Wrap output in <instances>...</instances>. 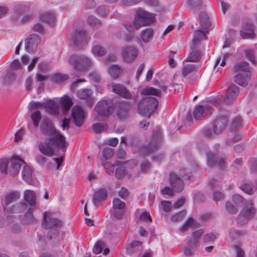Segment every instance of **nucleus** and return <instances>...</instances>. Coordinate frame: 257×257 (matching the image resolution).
Returning a JSON list of instances; mask_svg holds the SVG:
<instances>
[{
    "mask_svg": "<svg viewBox=\"0 0 257 257\" xmlns=\"http://www.w3.org/2000/svg\"><path fill=\"white\" fill-rule=\"evenodd\" d=\"M62 106L63 111L65 113L72 105V100L67 95L64 96L60 100Z\"/></svg>",
    "mask_w": 257,
    "mask_h": 257,
    "instance_id": "41",
    "label": "nucleus"
},
{
    "mask_svg": "<svg viewBox=\"0 0 257 257\" xmlns=\"http://www.w3.org/2000/svg\"><path fill=\"white\" fill-rule=\"evenodd\" d=\"M233 71L234 72L240 71V72L250 74V68L249 67L248 63L245 61L241 62L234 65Z\"/></svg>",
    "mask_w": 257,
    "mask_h": 257,
    "instance_id": "35",
    "label": "nucleus"
},
{
    "mask_svg": "<svg viewBox=\"0 0 257 257\" xmlns=\"http://www.w3.org/2000/svg\"><path fill=\"white\" fill-rule=\"evenodd\" d=\"M194 222V219L192 217H189L188 220L184 223L181 227V231L184 232L188 230V229L192 226Z\"/></svg>",
    "mask_w": 257,
    "mask_h": 257,
    "instance_id": "62",
    "label": "nucleus"
},
{
    "mask_svg": "<svg viewBox=\"0 0 257 257\" xmlns=\"http://www.w3.org/2000/svg\"><path fill=\"white\" fill-rule=\"evenodd\" d=\"M245 231L230 228L229 230V237L231 240H237L240 236L245 234Z\"/></svg>",
    "mask_w": 257,
    "mask_h": 257,
    "instance_id": "40",
    "label": "nucleus"
},
{
    "mask_svg": "<svg viewBox=\"0 0 257 257\" xmlns=\"http://www.w3.org/2000/svg\"><path fill=\"white\" fill-rule=\"evenodd\" d=\"M115 37L118 39H120L122 37L124 41L127 43L131 42L135 37L136 38L134 33H123L122 36L121 33H117Z\"/></svg>",
    "mask_w": 257,
    "mask_h": 257,
    "instance_id": "51",
    "label": "nucleus"
},
{
    "mask_svg": "<svg viewBox=\"0 0 257 257\" xmlns=\"http://www.w3.org/2000/svg\"><path fill=\"white\" fill-rule=\"evenodd\" d=\"M43 107L50 114H55L58 112V105L54 100H49L43 103Z\"/></svg>",
    "mask_w": 257,
    "mask_h": 257,
    "instance_id": "28",
    "label": "nucleus"
},
{
    "mask_svg": "<svg viewBox=\"0 0 257 257\" xmlns=\"http://www.w3.org/2000/svg\"><path fill=\"white\" fill-rule=\"evenodd\" d=\"M162 144L161 128L160 126L156 127L153 131V137L150 143L147 146H144L140 150L141 152L147 155L157 150Z\"/></svg>",
    "mask_w": 257,
    "mask_h": 257,
    "instance_id": "4",
    "label": "nucleus"
},
{
    "mask_svg": "<svg viewBox=\"0 0 257 257\" xmlns=\"http://www.w3.org/2000/svg\"><path fill=\"white\" fill-rule=\"evenodd\" d=\"M22 222L25 225L35 224L38 222L33 215V209L32 207L29 208L25 213L24 217L22 219Z\"/></svg>",
    "mask_w": 257,
    "mask_h": 257,
    "instance_id": "27",
    "label": "nucleus"
},
{
    "mask_svg": "<svg viewBox=\"0 0 257 257\" xmlns=\"http://www.w3.org/2000/svg\"><path fill=\"white\" fill-rule=\"evenodd\" d=\"M9 164L10 162H9L8 159H2L0 160V171L2 174H6L8 173Z\"/></svg>",
    "mask_w": 257,
    "mask_h": 257,
    "instance_id": "56",
    "label": "nucleus"
},
{
    "mask_svg": "<svg viewBox=\"0 0 257 257\" xmlns=\"http://www.w3.org/2000/svg\"><path fill=\"white\" fill-rule=\"evenodd\" d=\"M225 209L229 214H236L238 211L237 208L232 203L228 201L226 203Z\"/></svg>",
    "mask_w": 257,
    "mask_h": 257,
    "instance_id": "61",
    "label": "nucleus"
},
{
    "mask_svg": "<svg viewBox=\"0 0 257 257\" xmlns=\"http://www.w3.org/2000/svg\"><path fill=\"white\" fill-rule=\"evenodd\" d=\"M104 247V243L101 240H98L94 244L92 251L94 253L98 254L102 252Z\"/></svg>",
    "mask_w": 257,
    "mask_h": 257,
    "instance_id": "52",
    "label": "nucleus"
},
{
    "mask_svg": "<svg viewBox=\"0 0 257 257\" xmlns=\"http://www.w3.org/2000/svg\"><path fill=\"white\" fill-rule=\"evenodd\" d=\"M246 57L253 64H256L255 53L251 49L246 50L245 51Z\"/></svg>",
    "mask_w": 257,
    "mask_h": 257,
    "instance_id": "63",
    "label": "nucleus"
},
{
    "mask_svg": "<svg viewBox=\"0 0 257 257\" xmlns=\"http://www.w3.org/2000/svg\"><path fill=\"white\" fill-rule=\"evenodd\" d=\"M113 216L117 220H121L126 213L125 203L118 198H115L112 201Z\"/></svg>",
    "mask_w": 257,
    "mask_h": 257,
    "instance_id": "11",
    "label": "nucleus"
},
{
    "mask_svg": "<svg viewBox=\"0 0 257 257\" xmlns=\"http://www.w3.org/2000/svg\"><path fill=\"white\" fill-rule=\"evenodd\" d=\"M40 130L44 136L51 137L46 140L44 143H41L39 145V150L43 154L52 156L59 150L66 151L68 144L66 145L65 138L57 132L51 119L43 118L40 123Z\"/></svg>",
    "mask_w": 257,
    "mask_h": 257,
    "instance_id": "1",
    "label": "nucleus"
},
{
    "mask_svg": "<svg viewBox=\"0 0 257 257\" xmlns=\"http://www.w3.org/2000/svg\"><path fill=\"white\" fill-rule=\"evenodd\" d=\"M20 194L16 191L8 192L5 196V205L4 207H9V205L20 198Z\"/></svg>",
    "mask_w": 257,
    "mask_h": 257,
    "instance_id": "33",
    "label": "nucleus"
},
{
    "mask_svg": "<svg viewBox=\"0 0 257 257\" xmlns=\"http://www.w3.org/2000/svg\"><path fill=\"white\" fill-rule=\"evenodd\" d=\"M243 125L242 119L240 116H235L231 124V129L235 131L240 128Z\"/></svg>",
    "mask_w": 257,
    "mask_h": 257,
    "instance_id": "47",
    "label": "nucleus"
},
{
    "mask_svg": "<svg viewBox=\"0 0 257 257\" xmlns=\"http://www.w3.org/2000/svg\"><path fill=\"white\" fill-rule=\"evenodd\" d=\"M27 208V204L25 202L15 203L12 207H4V210L6 213H20L23 212Z\"/></svg>",
    "mask_w": 257,
    "mask_h": 257,
    "instance_id": "21",
    "label": "nucleus"
},
{
    "mask_svg": "<svg viewBox=\"0 0 257 257\" xmlns=\"http://www.w3.org/2000/svg\"><path fill=\"white\" fill-rule=\"evenodd\" d=\"M122 55L125 61L131 62L137 57L138 51L132 46H128L123 49Z\"/></svg>",
    "mask_w": 257,
    "mask_h": 257,
    "instance_id": "19",
    "label": "nucleus"
},
{
    "mask_svg": "<svg viewBox=\"0 0 257 257\" xmlns=\"http://www.w3.org/2000/svg\"><path fill=\"white\" fill-rule=\"evenodd\" d=\"M112 91L123 98L126 99L132 98L130 92L127 91L125 86L122 84L119 83L113 84L112 86Z\"/></svg>",
    "mask_w": 257,
    "mask_h": 257,
    "instance_id": "22",
    "label": "nucleus"
},
{
    "mask_svg": "<svg viewBox=\"0 0 257 257\" xmlns=\"http://www.w3.org/2000/svg\"><path fill=\"white\" fill-rule=\"evenodd\" d=\"M93 92L89 89H82L77 91V94L78 98L81 99H86L91 96Z\"/></svg>",
    "mask_w": 257,
    "mask_h": 257,
    "instance_id": "43",
    "label": "nucleus"
},
{
    "mask_svg": "<svg viewBox=\"0 0 257 257\" xmlns=\"http://www.w3.org/2000/svg\"><path fill=\"white\" fill-rule=\"evenodd\" d=\"M203 230L200 229L193 232V239H190L188 241V246L192 248L196 247L198 243L200 237L202 235Z\"/></svg>",
    "mask_w": 257,
    "mask_h": 257,
    "instance_id": "31",
    "label": "nucleus"
},
{
    "mask_svg": "<svg viewBox=\"0 0 257 257\" xmlns=\"http://www.w3.org/2000/svg\"><path fill=\"white\" fill-rule=\"evenodd\" d=\"M196 70L197 68L195 65L188 64L182 67V75L186 77L188 74Z\"/></svg>",
    "mask_w": 257,
    "mask_h": 257,
    "instance_id": "44",
    "label": "nucleus"
},
{
    "mask_svg": "<svg viewBox=\"0 0 257 257\" xmlns=\"http://www.w3.org/2000/svg\"><path fill=\"white\" fill-rule=\"evenodd\" d=\"M170 184L174 191L181 192L184 189V182L176 175L171 174L169 177Z\"/></svg>",
    "mask_w": 257,
    "mask_h": 257,
    "instance_id": "17",
    "label": "nucleus"
},
{
    "mask_svg": "<svg viewBox=\"0 0 257 257\" xmlns=\"http://www.w3.org/2000/svg\"><path fill=\"white\" fill-rule=\"evenodd\" d=\"M22 178L29 184L32 185L34 181L33 180L32 172L31 168L25 165L22 170Z\"/></svg>",
    "mask_w": 257,
    "mask_h": 257,
    "instance_id": "34",
    "label": "nucleus"
},
{
    "mask_svg": "<svg viewBox=\"0 0 257 257\" xmlns=\"http://www.w3.org/2000/svg\"><path fill=\"white\" fill-rule=\"evenodd\" d=\"M250 74L244 72H239L233 77L234 81L242 86L247 85L248 81L250 80Z\"/></svg>",
    "mask_w": 257,
    "mask_h": 257,
    "instance_id": "24",
    "label": "nucleus"
},
{
    "mask_svg": "<svg viewBox=\"0 0 257 257\" xmlns=\"http://www.w3.org/2000/svg\"><path fill=\"white\" fill-rule=\"evenodd\" d=\"M69 38L72 45L78 49L83 48L90 39L87 33H70Z\"/></svg>",
    "mask_w": 257,
    "mask_h": 257,
    "instance_id": "9",
    "label": "nucleus"
},
{
    "mask_svg": "<svg viewBox=\"0 0 257 257\" xmlns=\"http://www.w3.org/2000/svg\"><path fill=\"white\" fill-rule=\"evenodd\" d=\"M140 38L136 37L135 41L139 44H142V41L147 43L153 36V33H140Z\"/></svg>",
    "mask_w": 257,
    "mask_h": 257,
    "instance_id": "46",
    "label": "nucleus"
},
{
    "mask_svg": "<svg viewBox=\"0 0 257 257\" xmlns=\"http://www.w3.org/2000/svg\"><path fill=\"white\" fill-rule=\"evenodd\" d=\"M69 78L67 74H63L60 73H57L53 74L51 76V80L54 83H61Z\"/></svg>",
    "mask_w": 257,
    "mask_h": 257,
    "instance_id": "42",
    "label": "nucleus"
},
{
    "mask_svg": "<svg viewBox=\"0 0 257 257\" xmlns=\"http://www.w3.org/2000/svg\"><path fill=\"white\" fill-rule=\"evenodd\" d=\"M158 104L159 101L157 98L151 96H143L137 103L138 113L143 116L147 115L149 118Z\"/></svg>",
    "mask_w": 257,
    "mask_h": 257,
    "instance_id": "3",
    "label": "nucleus"
},
{
    "mask_svg": "<svg viewBox=\"0 0 257 257\" xmlns=\"http://www.w3.org/2000/svg\"><path fill=\"white\" fill-rule=\"evenodd\" d=\"M124 163L120 161H117L115 163L117 167L115 169V177L117 179H121L123 178L127 173V170L125 167L122 165Z\"/></svg>",
    "mask_w": 257,
    "mask_h": 257,
    "instance_id": "30",
    "label": "nucleus"
},
{
    "mask_svg": "<svg viewBox=\"0 0 257 257\" xmlns=\"http://www.w3.org/2000/svg\"><path fill=\"white\" fill-rule=\"evenodd\" d=\"M227 124V118L225 116H221L216 118L212 123L213 133L216 135L221 134L224 130Z\"/></svg>",
    "mask_w": 257,
    "mask_h": 257,
    "instance_id": "18",
    "label": "nucleus"
},
{
    "mask_svg": "<svg viewBox=\"0 0 257 257\" xmlns=\"http://www.w3.org/2000/svg\"><path fill=\"white\" fill-rule=\"evenodd\" d=\"M208 105H206L205 106L202 105H198L195 107L193 111V115L195 119H200L202 116L203 112H204V108H208Z\"/></svg>",
    "mask_w": 257,
    "mask_h": 257,
    "instance_id": "45",
    "label": "nucleus"
},
{
    "mask_svg": "<svg viewBox=\"0 0 257 257\" xmlns=\"http://www.w3.org/2000/svg\"><path fill=\"white\" fill-rule=\"evenodd\" d=\"M92 52L94 55L98 56H103L106 53L105 49L100 45L94 46L92 49Z\"/></svg>",
    "mask_w": 257,
    "mask_h": 257,
    "instance_id": "50",
    "label": "nucleus"
},
{
    "mask_svg": "<svg viewBox=\"0 0 257 257\" xmlns=\"http://www.w3.org/2000/svg\"><path fill=\"white\" fill-rule=\"evenodd\" d=\"M114 107L110 101L102 99L99 101L94 107L97 116L101 119L108 117L113 113Z\"/></svg>",
    "mask_w": 257,
    "mask_h": 257,
    "instance_id": "6",
    "label": "nucleus"
},
{
    "mask_svg": "<svg viewBox=\"0 0 257 257\" xmlns=\"http://www.w3.org/2000/svg\"><path fill=\"white\" fill-rule=\"evenodd\" d=\"M42 226L45 229L57 228L60 227L62 222L56 218H50L47 216L46 213H43V220L42 222Z\"/></svg>",
    "mask_w": 257,
    "mask_h": 257,
    "instance_id": "15",
    "label": "nucleus"
},
{
    "mask_svg": "<svg viewBox=\"0 0 257 257\" xmlns=\"http://www.w3.org/2000/svg\"><path fill=\"white\" fill-rule=\"evenodd\" d=\"M179 174L182 178L187 180L190 179L192 176V172L189 168H183L180 170Z\"/></svg>",
    "mask_w": 257,
    "mask_h": 257,
    "instance_id": "60",
    "label": "nucleus"
},
{
    "mask_svg": "<svg viewBox=\"0 0 257 257\" xmlns=\"http://www.w3.org/2000/svg\"><path fill=\"white\" fill-rule=\"evenodd\" d=\"M207 39L206 33H195L190 43L191 50L196 49L201 44V42Z\"/></svg>",
    "mask_w": 257,
    "mask_h": 257,
    "instance_id": "26",
    "label": "nucleus"
},
{
    "mask_svg": "<svg viewBox=\"0 0 257 257\" xmlns=\"http://www.w3.org/2000/svg\"><path fill=\"white\" fill-rule=\"evenodd\" d=\"M200 28L195 31V32H205L204 31H210L209 29L211 24L207 15L204 13H201L200 14Z\"/></svg>",
    "mask_w": 257,
    "mask_h": 257,
    "instance_id": "23",
    "label": "nucleus"
},
{
    "mask_svg": "<svg viewBox=\"0 0 257 257\" xmlns=\"http://www.w3.org/2000/svg\"><path fill=\"white\" fill-rule=\"evenodd\" d=\"M72 119L75 125L81 126L84 121V112L82 108L78 105L73 106L71 109Z\"/></svg>",
    "mask_w": 257,
    "mask_h": 257,
    "instance_id": "14",
    "label": "nucleus"
},
{
    "mask_svg": "<svg viewBox=\"0 0 257 257\" xmlns=\"http://www.w3.org/2000/svg\"><path fill=\"white\" fill-rule=\"evenodd\" d=\"M40 19L42 21L51 26L56 22V14L52 11L44 12L40 15Z\"/></svg>",
    "mask_w": 257,
    "mask_h": 257,
    "instance_id": "25",
    "label": "nucleus"
},
{
    "mask_svg": "<svg viewBox=\"0 0 257 257\" xmlns=\"http://www.w3.org/2000/svg\"><path fill=\"white\" fill-rule=\"evenodd\" d=\"M141 94L143 95L144 96L155 95L160 97L161 95V93L159 89L152 87L143 89L141 91Z\"/></svg>",
    "mask_w": 257,
    "mask_h": 257,
    "instance_id": "36",
    "label": "nucleus"
},
{
    "mask_svg": "<svg viewBox=\"0 0 257 257\" xmlns=\"http://www.w3.org/2000/svg\"><path fill=\"white\" fill-rule=\"evenodd\" d=\"M201 59V54L199 50H192L188 55V58L185 60L186 62H198Z\"/></svg>",
    "mask_w": 257,
    "mask_h": 257,
    "instance_id": "37",
    "label": "nucleus"
},
{
    "mask_svg": "<svg viewBox=\"0 0 257 257\" xmlns=\"http://www.w3.org/2000/svg\"><path fill=\"white\" fill-rule=\"evenodd\" d=\"M24 162L20 159L12 158L10 161L8 172L13 177L17 176L20 172L22 164Z\"/></svg>",
    "mask_w": 257,
    "mask_h": 257,
    "instance_id": "16",
    "label": "nucleus"
},
{
    "mask_svg": "<svg viewBox=\"0 0 257 257\" xmlns=\"http://www.w3.org/2000/svg\"><path fill=\"white\" fill-rule=\"evenodd\" d=\"M113 149L111 148L106 147L103 149L102 155L105 160L110 159L113 155Z\"/></svg>",
    "mask_w": 257,
    "mask_h": 257,
    "instance_id": "59",
    "label": "nucleus"
},
{
    "mask_svg": "<svg viewBox=\"0 0 257 257\" xmlns=\"http://www.w3.org/2000/svg\"><path fill=\"white\" fill-rule=\"evenodd\" d=\"M207 163L209 166L212 167L216 166L221 170H223L225 167L226 160L223 158L218 157V152H207Z\"/></svg>",
    "mask_w": 257,
    "mask_h": 257,
    "instance_id": "8",
    "label": "nucleus"
},
{
    "mask_svg": "<svg viewBox=\"0 0 257 257\" xmlns=\"http://www.w3.org/2000/svg\"><path fill=\"white\" fill-rule=\"evenodd\" d=\"M155 16V14L140 8L137 11L133 24H125L124 27L128 32L138 30L143 26L155 23L156 22Z\"/></svg>",
    "mask_w": 257,
    "mask_h": 257,
    "instance_id": "2",
    "label": "nucleus"
},
{
    "mask_svg": "<svg viewBox=\"0 0 257 257\" xmlns=\"http://www.w3.org/2000/svg\"><path fill=\"white\" fill-rule=\"evenodd\" d=\"M151 167L150 162L147 160H144L140 164L141 172L146 173L150 169Z\"/></svg>",
    "mask_w": 257,
    "mask_h": 257,
    "instance_id": "64",
    "label": "nucleus"
},
{
    "mask_svg": "<svg viewBox=\"0 0 257 257\" xmlns=\"http://www.w3.org/2000/svg\"><path fill=\"white\" fill-rule=\"evenodd\" d=\"M69 63L75 70L79 72L87 71L91 66V61L87 57L77 55H71Z\"/></svg>",
    "mask_w": 257,
    "mask_h": 257,
    "instance_id": "5",
    "label": "nucleus"
},
{
    "mask_svg": "<svg viewBox=\"0 0 257 257\" xmlns=\"http://www.w3.org/2000/svg\"><path fill=\"white\" fill-rule=\"evenodd\" d=\"M24 198L31 206L35 204L36 196L33 191L28 190L24 193Z\"/></svg>",
    "mask_w": 257,
    "mask_h": 257,
    "instance_id": "39",
    "label": "nucleus"
},
{
    "mask_svg": "<svg viewBox=\"0 0 257 257\" xmlns=\"http://www.w3.org/2000/svg\"><path fill=\"white\" fill-rule=\"evenodd\" d=\"M255 214V209L252 206V203L249 202L245 206L238 214L236 221L238 224L244 225L252 219Z\"/></svg>",
    "mask_w": 257,
    "mask_h": 257,
    "instance_id": "7",
    "label": "nucleus"
},
{
    "mask_svg": "<svg viewBox=\"0 0 257 257\" xmlns=\"http://www.w3.org/2000/svg\"><path fill=\"white\" fill-rule=\"evenodd\" d=\"M107 197V191L104 188H100L95 191L93 195L92 202L94 205L97 206L98 204L104 201Z\"/></svg>",
    "mask_w": 257,
    "mask_h": 257,
    "instance_id": "20",
    "label": "nucleus"
},
{
    "mask_svg": "<svg viewBox=\"0 0 257 257\" xmlns=\"http://www.w3.org/2000/svg\"><path fill=\"white\" fill-rule=\"evenodd\" d=\"M142 242L139 241H133L126 246V252L128 254L131 255L140 250V248L142 245Z\"/></svg>",
    "mask_w": 257,
    "mask_h": 257,
    "instance_id": "32",
    "label": "nucleus"
},
{
    "mask_svg": "<svg viewBox=\"0 0 257 257\" xmlns=\"http://www.w3.org/2000/svg\"><path fill=\"white\" fill-rule=\"evenodd\" d=\"M73 28L75 30V32H86L84 23L79 20L74 23Z\"/></svg>",
    "mask_w": 257,
    "mask_h": 257,
    "instance_id": "55",
    "label": "nucleus"
},
{
    "mask_svg": "<svg viewBox=\"0 0 257 257\" xmlns=\"http://www.w3.org/2000/svg\"><path fill=\"white\" fill-rule=\"evenodd\" d=\"M29 9L25 5H19L14 8V14L12 16V19L16 21L20 19V16L29 11Z\"/></svg>",
    "mask_w": 257,
    "mask_h": 257,
    "instance_id": "29",
    "label": "nucleus"
},
{
    "mask_svg": "<svg viewBox=\"0 0 257 257\" xmlns=\"http://www.w3.org/2000/svg\"><path fill=\"white\" fill-rule=\"evenodd\" d=\"M254 185L251 183H245L240 186V189L243 192L249 195H252L254 193L253 188Z\"/></svg>",
    "mask_w": 257,
    "mask_h": 257,
    "instance_id": "49",
    "label": "nucleus"
},
{
    "mask_svg": "<svg viewBox=\"0 0 257 257\" xmlns=\"http://www.w3.org/2000/svg\"><path fill=\"white\" fill-rule=\"evenodd\" d=\"M186 214V211L185 210H183L180 212L177 213L174 215H173L171 219L173 222H178L182 220L184 216Z\"/></svg>",
    "mask_w": 257,
    "mask_h": 257,
    "instance_id": "58",
    "label": "nucleus"
},
{
    "mask_svg": "<svg viewBox=\"0 0 257 257\" xmlns=\"http://www.w3.org/2000/svg\"><path fill=\"white\" fill-rule=\"evenodd\" d=\"M31 119L33 120V124L35 127H37L39 125V122L41 119V115L40 111L36 110L33 112L31 115Z\"/></svg>",
    "mask_w": 257,
    "mask_h": 257,
    "instance_id": "53",
    "label": "nucleus"
},
{
    "mask_svg": "<svg viewBox=\"0 0 257 257\" xmlns=\"http://www.w3.org/2000/svg\"><path fill=\"white\" fill-rule=\"evenodd\" d=\"M239 88L234 84H231L227 88L223 101L226 104H230L236 99L239 94Z\"/></svg>",
    "mask_w": 257,
    "mask_h": 257,
    "instance_id": "13",
    "label": "nucleus"
},
{
    "mask_svg": "<svg viewBox=\"0 0 257 257\" xmlns=\"http://www.w3.org/2000/svg\"><path fill=\"white\" fill-rule=\"evenodd\" d=\"M87 22L93 30H97L102 26L101 21L94 16H89L87 18Z\"/></svg>",
    "mask_w": 257,
    "mask_h": 257,
    "instance_id": "38",
    "label": "nucleus"
},
{
    "mask_svg": "<svg viewBox=\"0 0 257 257\" xmlns=\"http://www.w3.org/2000/svg\"><path fill=\"white\" fill-rule=\"evenodd\" d=\"M25 43L26 51L30 54H33L41 43V38L37 34L33 33L25 39Z\"/></svg>",
    "mask_w": 257,
    "mask_h": 257,
    "instance_id": "10",
    "label": "nucleus"
},
{
    "mask_svg": "<svg viewBox=\"0 0 257 257\" xmlns=\"http://www.w3.org/2000/svg\"><path fill=\"white\" fill-rule=\"evenodd\" d=\"M108 72L110 76L114 79L117 78L120 74V68L116 65H111L108 70Z\"/></svg>",
    "mask_w": 257,
    "mask_h": 257,
    "instance_id": "48",
    "label": "nucleus"
},
{
    "mask_svg": "<svg viewBox=\"0 0 257 257\" xmlns=\"http://www.w3.org/2000/svg\"><path fill=\"white\" fill-rule=\"evenodd\" d=\"M131 108V104L129 103L123 101L118 105L116 115L118 119L121 121L127 120L130 116L129 111Z\"/></svg>",
    "mask_w": 257,
    "mask_h": 257,
    "instance_id": "12",
    "label": "nucleus"
},
{
    "mask_svg": "<svg viewBox=\"0 0 257 257\" xmlns=\"http://www.w3.org/2000/svg\"><path fill=\"white\" fill-rule=\"evenodd\" d=\"M242 29L243 31L248 32H253L255 30V27L252 23L245 21L242 25Z\"/></svg>",
    "mask_w": 257,
    "mask_h": 257,
    "instance_id": "57",
    "label": "nucleus"
},
{
    "mask_svg": "<svg viewBox=\"0 0 257 257\" xmlns=\"http://www.w3.org/2000/svg\"><path fill=\"white\" fill-rule=\"evenodd\" d=\"M232 200L237 207H239L243 206L246 201L242 197L238 194H235L232 196Z\"/></svg>",
    "mask_w": 257,
    "mask_h": 257,
    "instance_id": "54",
    "label": "nucleus"
}]
</instances>
